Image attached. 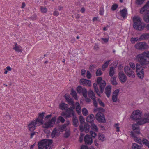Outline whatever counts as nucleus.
Here are the masks:
<instances>
[{
  "label": "nucleus",
  "mask_w": 149,
  "mask_h": 149,
  "mask_svg": "<svg viewBox=\"0 0 149 149\" xmlns=\"http://www.w3.org/2000/svg\"><path fill=\"white\" fill-rule=\"evenodd\" d=\"M111 89V86L109 85L107 86L105 88V93L108 98H109L110 97Z\"/></svg>",
  "instance_id": "18"
},
{
  "label": "nucleus",
  "mask_w": 149,
  "mask_h": 149,
  "mask_svg": "<svg viewBox=\"0 0 149 149\" xmlns=\"http://www.w3.org/2000/svg\"><path fill=\"white\" fill-rule=\"evenodd\" d=\"M79 120L81 124H82L84 122V119L82 116H80L79 117Z\"/></svg>",
  "instance_id": "53"
},
{
  "label": "nucleus",
  "mask_w": 149,
  "mask_h": 149,
  "mask_svg": "<svg viewBox=\"0 0 149 149\" xmlns=\"http://www.w3.org/2000/svg\"><path fill=\"white\" fill-rule=\"evenodd\" d=\"M52 140L45 139L39 142L38 146L39 149H50L51 145L52 143Z\"/></svg>",
  "instance_id": "5"
},
{
  "label": "nucleus",
  "mask_w": 149,
  "mask_h": 149,
  "mask_svg": "<svg viewBox=\"0 0 149 149\" xmlns=\"http://www.w3.org/2000/svg\"><path fill=\"white\" fill-rule=\"evenodd\" d=\"M120 15L123 18L126 17L127 13V10L126 9H124L122 10H120Z\"/></svg>",
  "instance_id": "23"
},
{
  "label": "nucleus",
  "mask_w": 149,
  "mask_h": 149,
  "mask_svg": "<svg viewBox=\"0 0 149 149\" xmlns=\"http://www.w3.org/2000/svg\"><path fill=\"white\" fill-rule=\"evenodd\" d=\"M104 13V10L103 8H101L100 9L99 11V14L101 15H102Z\"/></svg>",
  "instance_id": "54"
},
{
  "label": "nucleus",
  "mask_w": 149,
  "mask_h": 149,
  "mask_svg": "<svg viewBox=\"0 0 149 149\" xmlns=\"http://www.w3.org/2000/svg\"><path fill=\"white\" fill-rule=\"evenodd\" d=\"M72 120L73 125L75 127H77L79 125L78 121L77 118L75 115L73 117Z\"/></svg>",
  "instance_id": "26"
},
{
  "label": "nucleus",
  "mask_w": 149,
  "mask_h": 149,
  "mask_svg": "<svg viewBox=\"0 0 149 149\" xmlns=\"http://www.w3.org/2000/svg\"><path fill=\"white\" fill-rule=\"evenodd\" d=\"M66 100L69 104L73 105L74 103V101L71 98H68Z\"/></svg>",
  "instance_id": "46"
},
{
  "label": "nucleus",
  "mask_w": 149,
  "mask_h": 149,
  "mask_svg": "<svg viewBox=\"0 0 149 149\" xmlns=\"http://www.w3.org/2000/svg\"><path fill=\"white\" fill-rule=\"evenodd\" d=\"M85 143L88 145L91 144L93 142V140L91 135H86L84 139Z\"/></svg>",
  "instance_id": "14"
},
{
  "label": "nucleus",
  "mask_w": 149,
  "mask_h": 149,
  "mask_svg": "<svg viewBox=\"0 0 149 149\" xmlns=\"http://www.w3.org/2000/svg\"><path fill=\"white\" fill-rule=\"evenodd\" d=\"M93 86L94 88V89L95 90V91L96 92L97 94L99 96H100V92L99 91V89L98 88L97 86V84H96L94 83L93 84Z\"/></svg>",
  "instance_id": "34"
},
{
  "label": "nucleus",
  "mask_w": 149,
  "mask_h": 149,
  "mask_svg": "<svg viewBox=\"0 0 149 149\" xmlns=\"http://www.w3.org/2000/svg\"><path fill=\"white\" fill-rule=\"evenodd\" d=\"M70 132L69 131H66L64 135V137L65 138H67L70 135Z\"/></svg>",
  "instance_id": "48"
},
{
  "label": "nucleus",
  "mask_w": 149,
  "mask_h": 149,
  "mask_svg": "<svg viewBox=\"0 0 149 149\" xmlns=\"http://www.w3.org/2000/svg\"><path fill=\"white\" fill-rule=\"evenodd\" d=\"M118 5L116 4L113 5L111 8V9L113 10H115L117 8Z\"/></svg>",
  "instance_id": "50"
},
{
  "label": "nucleus",
  "mask_w": 149,
  "mask_h": 149,
  "mask_svg": "<svg viewBox=\"0 0 149 149\" xmlns=\"http://www.w3.org/2000/svg\"><path fill=\"white\" fill-rule=\"evenodd\" d=\"M143 143L145 144L146 146H148L149 148V141L146 139H143Z\"/></svg>",
  "instance_id": "41"
},
{
  "label": "nucleus",
  "mask_w": 149,
  "mask_h": 149,
  "mask_svg": "<svg viewBox=\"0 0 149 149\" xmlns=\"http://www.w3.org/2000/svg\"><path fill=\"white\" fill-rule=\"evenodd\" d=\"M40 9L41 12L44 13H46L47 10V9L46 8L42 6H41Z\"/></svg>",
  "instance_id": "45"
},
{
  "label": "nucleus",
  "mask_w": 149,
  "mask_h": 149,
  "mask_svg": "<svg viewBox=\"0 0 149 149\" xmlns=\"http://www.w3.org/2000/svg\"><path fill=\"white\" fill-rule=\"evenodd\" d=\"M76 111L79 114L81 113V108L78 102H76L75 104Z\"/></svg>",
  "instance_id": "25"
},
{
  "label": "nucleus",
  "mask_w": 149,
  "mask_h": 149,
  "mask_svg": "<svg viewBox=\"0 0 149 149\" xmlns=\"http://www.w3.org/2000/svg\"><path fill=\"white\" fill-rule=\"evenodd\" d=\"M130 68H132V69L135 70V64L133 63H130L129 64Z\"/></svg>",
  "instance_id": "51"
},
{
  "label": "nucleus",
  "mask_w": 149,
  "mask_h": 149,
  "mask_svg": "<svg viewBox=\"0 0 149 149\" xmlns=\"http://www.w3.org/2000/svg\"><path fill=\"white\" fill-rule=\"evenodd\" d=\"M101 39L105 43L107 42L109 40L108 38H101Z\"/></svg>",
  "instance_id": "61"
},
{
  "label": "nucleus",
  "mask_w": 149,
  "mask_h": 149,
  "mask_svg": "<svg viewBox=\"0 0 149 149\" xmlns=\"http://www.w3.org/2000/svg\"><path fill=\"white\" fill-rule=\"evenodd\" d=\"M99 88L100 93H103L104 88L106 86V83L105 81H103L102 82L99 84Z\"/></svg>",
  "instance_id": "20"
},
{
  "label": "nucleus",
  "mask_w": 149,
  "mask_h": 149,
  "mask_svg": "<svg viewBox=\"0 0 149 149\" xmlns=\"http://www.w3.org/2000/svg\"><path fill=\"white\" fill-rule=\"evenodd\" d=\"M98 139L102 141L105 140V138L104 136L102 134H99L98 135Z\"/></svg>",
  "instance_id": "43"
},
{
  "label": "nucleus",
  "mask_w": 149,
  "mask_h": 149,
  "mask_svg": "<svg viewBox=\"0 0 149 149\" xmlns=\"http://www.w3.org/2000/svg\"><path fill=\"white\" fill-rule=\"evenodd\" d=\"M60 132L56 128H55L53 130L51 134V136L52 138H54L59 135Z\"/></svg>",
  "instance_id": "17"
},
{
  "label": "nucleus",
  "mask_w": 149,
  "mask_h": 149,
  "mask_svg": "<svg viewBox=\"0 0 149 149\" xmlns=\"http://www.w3.org/2000/svg\"><path fill=\"white\" fill-rule=\"evenodd\" d=\"M132 149H141V147L140 146H139L137 144L134 143L132 146Z\"/></svg>",
  "instance_id": "37"
},
{
  "label": "nucleus",
  "mask_w": 149,
  "mask_h": 149,
  "mask_svg": "<svg viewBox=\"0 0 149 149\" xmlns=\"http://www.w3.org/2000/svg\"><path fill=\"white\" fill-rule=\"evenodd\" d=\"M52 117V114H51L49 115H47L45 117L44 119L46 121L48 119Z\"/></svg>",
  "instance_id": "60"
},
{
  "label": "nucleus",
  "mask_w": 149,
  "mask_h": 149,
  "mask_svg": "<svg viewBox=\"0 0 149 149\" xmlns=\"http://www.w3.org/2000/svg\"><path fill=\"white\" fill-rule=\"evenodd\" d=\"M86 77L88 79H90L91 76V74L90 72L88 71H87L86 73Z\"/></svg>",
  "instance_id": "55"
},
{
  "label": "nucleus",
  "mask_w": 149,
  "mask_h": 149,
  "mask_svg": "<svg viewBox=\"0 0 149 149\" xmlns=\"http://www.w3.org/2000/svg\"><path fill=\"white\" fill-rule=\"evenodd\" d=\"M82 113L83 115L86 116L88 114V111L87 109L85 108L82 109Z\"/></svg>",
  "instance_id": "42"
},
{
  "label": "nucleus",
  "mask_w": 149,
  "mask_h": 149,
  "mask_svg": "<svg viewBox=\"0 0 149 149\" xmlns=\"http://www.w3.org/2000/svg\"><path fill=\"white\" fill-rule=\"evenodd\" d=\"M136 59L142 66L145 67L149 63V51H145L137 55Z\"/></svg>",
  "instance_id": "2"
},
{
  "label": "nucleus",
  "mask_w": 149,
  "mask_h": 149,
  "mask_svg": "<svg viewBox=\"0 0 149 149\" xmlns=\"http://www.w3.org/2000/svg\"><path fill=\"white\" fill-rule=\"evenodd\" d=\"M68 105L64 103H62L60 104V108L62 110L65 109H67Z\"/></svg>",
  "instance_id": "33"
},
{
  "label": "nucleus",
  "mask_w": 149,
  "mask_h": 149,
  "mask_svg": "<svg viewBox=\"0 0 149 149\" xmlns=\"http://www.w3.org/2000/svg\"><path fill=\"white\" fill-rule=\"evenodd\" d=\"M58 119L62 123H64L65 121V120L63 118V117L60 116L58 118Z\"/></svg>",
  "instance_id": "52"
},
{
  "label": "nucleus",
  "mask_w": 149,
  "mask_h": 149,
  "mask_svg": "<svg viewBox=\"0 0 149 149\" xmlns=\"http://www.w3.org/2000/svg\"><path fill=\"white\" fill-rule=\"evenodd\" d=\"M86 72V71L85 70L83 69L81 70V74L82 76H84L85 74V73Z\"/></svg>",
  "instance_id": "63"
},
{
  "label": "nucleus",
  "mask_w": 149,
  "mask_h": 149,
  "mask_svg": "<svg viewBox=\"0 0 149 149\" xmlns=\"http://www.w3.org/2000/svg\"><path fill=\"white\" fill-rule=\"evenodd\" d=\"M80 130L81 132H83L84 131V128L82 124H81L79 126Z\"/></svg>",
  "instance_id": "62"
},
{
  "label": "nucleus",
  "mask_w": 149,
  "mask_h": 149,
  "mask_svg": "<svg viewBox=\"0 0 149 149\" xmlns=\"http://www.w3.org/2000/svg\"><path fill=\"white\" fill-rule=\"evenodd\" d=\"M98 101L99 104L102 107L104 106V103L102 102V101L100 99H98Z\"/></svg>",
  "instance_id": "56"
},
{
  "label": "nucleus",
  "mask_w": 149,
  "mask_h": 149,
  "mask_svg": "<svg viewBox=\"0 0 149 149\" xmlns=\"http://www.w3.org/2000/svg\"><path fill=\"white\" fill-rule=\"evenodd\" d=\"M143 19L146 22H149V11L143 17Z\"/></svg>",
  "instance_id": "29"
},
{
  "label": "nucleus",
  "mask_w": 149,
  "mask_h": 149,
  "mask_svg": "<svg viewBox=\"0 0 149 149\" xmlns=\"http://www.w3.org/2000/svg\"><path fill=\"white\" fill-rule=\"evenodd\" d=\"M95 118L97 121L101 123H105L106 120L104 114L100 112H98L96 114Z\"/></svg>",
  "instance_id": "8"
},
{
  "label": "nucleus",
  "mask_w": 149,
  "mask_h": 149,
  "mask_svg": "<svg viewBox=\"0 0 149 149\" xmlns=\"http://www.w3.org/2000/svg\"><path fill=\"white\" fill-rule=\"evenodd\" d=\"M94 119V116L93 114L90 115L86 118V121L88 122L91 123L93 121Z\"/></svg>",
  "instance_id": "24"
},
{
  "label": "nucleus",
  "mask_w": 149,
  "mask_h": 149,
  "mask_svg": "<svg viewBox=\"0 0 149 149\" xmlns=\"http://www.w3.org/2000/svg\"><path fill=\"white\" fill-rule=\"evenodd\" d=\"M119 92V90L118 89L116 90L113 92L112 97V99L113 101L116 102L117 100V97Z\"/></svg>",
  "instance_id": "16"
},
{
  "label": "nucleus",
  "mask_w": 149,
  "mask_h": 149,
  "mask_svg": "<svg viewBox=\"0 0 149 149\" xmlns=\"http://www.w3.org/2000/svg\"><path fill=\"white\" fill-rule=\"evenodd\" d=\"M149 122V114H145L144 117L142 118L139 121L137 122V124H134L132 125V128L134 132L137 134L139 133V125H141Z\"/></svg>",
  "instance_id": "3"
},
{
  "label": "nucleus",
  "mask_w": 149,
  "mask_h": 149,
  "mask_svg": "<svg viewBox=\"0 0 149 149\" xmlns=\"http://www.w3.org/2000/svg\"><path fill=\"white\" fill-rule=\"evenodd\" d=\"M81 149H88V148L87 146L84 145L81 146Z\"/></svg>",
  "instance_id": "64"
},
{
  "label": "nucleus",
  "mask_w": 149,
  "mask_h": 149,
  "mask_svg": "<svg viewBox=\"0 0 149 149\" xmlns=\"http://www.w3.org/2000/svg\"><path fill=\"white\" fill-rule=\"evenodd\" d=\"M149 38V34L146 33L142 35L139 38L140 41Z\"/></svg>",
  "instance_id": "22"
},
{
  "label": "nucleus",
  "mask_w": 149,
  "mask_h": 149,
  "mask_svg": "<svg viewBox=\"0 0 149 149\" xmlns=\"http://www.w3.org/2000/svg\"><path fill=\"white\" fill-rule=\"evenodd\" d=\"M141 66L142 65L139 64H136V72L140 71H143V69Z\"/></svg>",
  "instance_id": "31"
},
{
  "label": "nucleus",
  "mask_w": 149,
  "mask_h": 149,
  "mask_svg": "<svg viewBox=\"0 0 149 149\" xmlns=\"http://www.w3.org/2000/svg\"><path fill=\"white\" fill-rule=\"evenodd\" d=\"M124 70L125 73L129 77H135V74L134 72L132 70L129 66H125L124 68Z\"/></svg>",
  "instance_id": "10"
},
{
  "label": "nucleus",
  "mask_w": 149,
  "mask_h": 149,
  "mask_svg": "<svg viewBox=\"0 0 149 149\" xmlns=\"http://www.w3.org/2000/svg\"><path fill=\"white\" fill-rule=\"evenodd\" d=\"M131 118L133 120H135L139 121L140 119L141 118V114L140 111L139 110H136L134 111L132 113L131 117ZM137 124V123L136 124Z\"/></svg>",
  "instance_id": "6"
},
{
  "label": "nucleus",
  "mask_w": 149,
  "mask_h": 149,
  "mask_svg": "<svg viewBox=\"0 0 149 149\" xmlns=\"http://www.w3.org/2000/svg\"><path fill=\"white\" fill-rule=\"evenodd\" d=\"M71 94L72 96L76 100L77 99V94L76 92L73 89L71 90Z\"/></svg>",
  "instance_id": "30"
},
{
  "label": "nucleus",
  "mask_w": 149,
  "mask_h": 149,
  "mask_svg": "<svg viewBox=\"0 0 149 149\" xmlns=\"http://www.w3.org/2000/svg\"><path fill=\"white\" fill-rule=\"evenodd\" d=\"M53 15L54 16H58L59 14V12L57 11H55L53 13Z\"/></svg>",
  "instance_id": "59"
},
{
  "label": "nucleus",
  "mask_w": 149,
  "mask_h": 149,
  "mask_svg": "<svg viewBox=\"0 0 149 149\" xmlns=\"http://www.w3.org/2000/svg\"><path fill=\"white\" fill-rule=\"evenodd\" d=\"M90 134L91 135V136L95 138L96 136V134L93 131H91L90 132Z\"/></svg>",
  "instance_id": "49"
},
{
  "label": "nucleus",
  "mask_w": 149,
  "mask_h": 149,
  "mask_svg": "<svg viewBox=\"0 0 149 149\" xmlns=\"http://www.w3.org/2000/svg\"><path fill=\"white\" fill-rule=\"evenodd\" d=\"M114 68L113 66L110 68L109 71V75L110 77L113 76L114 74Z\"/></svg>",
  "instance_id": "35"
},
{
  "label": "nucleus",
  "mask_w": 149,
  "mask_h": 149,
  "mask_svg": "<svg viewBox=\"0 0 149 149\" xmlns=\"http://www.w3.org/2000/svg\"><path fill=\"white\" fill-rule=\"evenodd\" d=\"M111 61V60H108L103 65L102 67V69L103 71H104L105 70V68L108 66L109 64Z\"/></svg>",
  "instance_id": "32"
},
{
  "label": "nucleus",
  "mask_w": 149,
  "mask_h": 149,
  "mask_svg": "<svg viewBox=\"0 0 149 149\" xmlns=\"http://www.w3.org/2000/svg\"><path fill=\"white\" fill-rule=\"evenodd\" d=\"M45 114V113L43 112L39 113L38 118L29 123L28 127L30 131H33L35 130L36 126H40L41 125H43V128L47 129L51 128L53 126L56 121V117H53L51 120H49L43 124V119Z\"/></svg>",
  "instance_id": "1"
},
{
  "label": "nucleus",
  "mask_w": 149,
  "mask_h": 149,
  "mask_svg": "<svg viewBox=\"0 0 149 149\" xmlns=\"http://www.w3.org/2000/svg\"><path fill=\"white\" fill-rule=\"evenodd\" d=\"M104 81V80H102V78L101 77H98L97 80V83L98 84H99L101 83V82H102V81Z\"/></svg>",
  "instance_id": "58"
},
{
  "label": "nucleus",
  "mask_w": 149,
  "mask_h": 149,
  "mask_svg": "<svg viewBox=\"0 0 149 149\" xmlns=\"http://www.w3.org/2000/svg\"><path fill=\"white\" fill-rule=\"evenodd\" d=\"M75 112L74 110H72L70 109H67L65 112H63L61 113V115L63 116L65 118H69L73 117L74 115Z\"/></svg>",
  "instance_id": "7"
},
{
  "label": "nucleus",
  "mask_w": 149,
  "mask_h": 149,
  "mask_svg": "<svg viewBox=\"0 0 149 149\" xmlns=\"http://www.w3.org/2000/svg\"><path fill=\"white\" fill-rule=\"evenodd\" d=\"M134 22L133 26L134 29L141 31L144 28V26L142 22V19L138 16H135L133 19Z\"/></svg>",
  "instance_id": "4"
},
{
  "label": "nucleus",
  "mask_w": 149,
  "mask_h": 149,
  "mask_svg": "<svg viewBox=\"0 0 149 149\" xmlns=\"http://www.w3.org/2000/svg\"><path fill=\"white\" fill-rule=\"evenodd\" d=\"M118 77L120 81L122 83L125 82L127 79L126 76L123 72H120L119 73Z\"/></svg>",
  "instance_id": "12"
},
{
  "label": "nucleus",
  "mask_w": 149,
  "mask_h": 149,
  "mask_svg": "<svg viewBox=\"0 0 149 149\" xmlns=\"http://www.w3.org/2000/svg\"><path fill=\"white\" fill-rule=\"evenodd\" d=\"M77 91L78 93H82L84 97L87 96V90L85 88H83L82 86H79L77 88Z\"/></svg>",
  "instance_id": "11"
},
{
  "label": "nucleus",
  "mask_w": 149,
  "mask_h": 149,
  "mask_svg": "<svg viewBox=\"0 0 149 149\" xmlns=\"http://www.w3.org/2000/svg\"><path fill=\"white\" fill-rule=\"evenodd\" d=\"M90 126L87 123H85L84 125V129L86 132L88 133L89 132Z\"/></svg>",
  "instance_id": "38"
},
{
  "label": "nucleus",
  "mask_w": 149,
  "mask_h": 149,
  "mask_svg": "<svg viewBox=\"0 0 149 149\" xmlns=\"http://www.w3.org/2000/svg\"><path fill=\"white\" fill-rule=\"evenodd\" d=\"M88 96L92 99L95 98V94L91 90H89L88 91Z\"/></svg>",
  "instance_id": "27"
},
{
  "label": "nucleus",
  "mask_w": 149,
  "mask_h": 149,
  "mask_svg": "<svg viewBox=\"0 0 149 149\" xmlns=\"http://www.w3.org/2000/svg\"><path fill=\"white\" fill-rule=\"evenodd\" d=\"M102 74V72L101 71V69L99 68L98 69L96 72V76H100Z\"/></svg>",
  "instance_id": "47"
},
{
  "label": "nucleus",
  "mask_w": 149,
  "mask_h": 149,
  "mask_svg": "<svg viewBox=\"0 0 149 149\" xmlns=\"http://www.w3.org/2000/svg\"><path fill=\"white\" fill-rule=\"evenodd\" d=\"M136 73L139 78L141 79L143 78L144 75V72L143 71L136 72Z\"/></svg>",
  "instance_id": "28"
},
{
  "label": "nucleus",
  "mask_w": 149,
  "mask_h": 149,
  "mask_svg": "<svg viewBox=\"0 0 149 149\" xmlns=\"http://www.w3.org/2000/svg\"><path fill=\"white\" fill-rule=\"evenodd\" d=\"M130 135L132 137L134 138V140L135 142L140 144H141V142H143L142 141L143 139L141 140V139L136 137V135L133 131L131 132Z\"/></svg>",
  "instance_id": "15"
},
{
  "label": "nucleus",
  "mask_w": 149,
  "mask_h": 149,
  "mask_svg": "<svg viewBox=\"0 0 149 149\" xmlns=\"http://www.w3.org/2000/svg\"><path fill=\"white\" fill-rule=\"evenodd\" d=\"M116 77H112L111 79V81L112 84L114 85H116L117 83L116 81Z\"/></svg>",
  "instance_id": "36"
},
{
  "label": "nucleus",
  "mask_w": 149,
  "mask_h": 149,
  "mask_svg": "<svg viewBox=\"0 0 149 149\" xmlns=\"http://www.w3.org/2000/svg\"><path fill=\"white\" fill-rule=\"evenodd\" d=\"M149 7V6L147 5V3L146 5H145L144 6H143L140 10V13L141 14L143 13H144L145 15L147 14L148 12L149 11H148L147 10V7Z\"/></svg>",
  "instance_id": "21"
},
{
  "label": "nucleus",
  "mask_w": 149,
  "mask_h": 149,
  "mask_svg": "<svg viewBox=\"0 0 149 149\" xmlns=\"http://www.w3.org/2000/svg\"><path fill=\"white\" fill-rule=\"evenodd\" d=\"M138 41H139V38L132 37L131 38V41L133 44H134L135 42H137Z\"/></svg>",
  "instance_id": "40"
},
{
  "label": "nucleus",
  "mask_w": 149,
  "mask_h": 149,
  "mask_svg": "<svg viewBox=\"0 0 149 149\" xmlns=\"http://www.w3.org/2000/svg\"><path fill=\"white\" fill-rule=\"evenodd\" d=\"M13 49L18 53L22 52L21 47L16 43L15 44V46L13 47Z\"/></svg>",
  "instance_id": "19"
},
{
  "label": "nucleus",
  "mask_w": 149,
  "mask_h": 149,
  "mask_svg": "<svg viewBox=\"0 0 149 149\" xmlns=\"http://www.w3.org/2000/svg\"><path fill=\"white\" fill-rule=\"evenodd\" d=\"M80 83L84 86H86L90 87L91 85V82L90 80L86 79H82L80 80Z\"/></svg>",
  "instance_id": "13"
},
{
  "label": "nucleus",
  "mask_w": 149,
  "mask_h": 149,
  "mask_svg": "<svg viewBox=\"0 0 149 149\" xmlns=\"http://www.w3.org/2000/svg\"><path fill=\"white\" fill-rule=\"evenodd\" d=\"M145 0H136L135 1L136 3L138 5L142 4Z\"/></svg>",
  "instance_id": "44"
},
{
  "label": "nucleus",
  "mask_w": 149,
  "mask_h": 149,
  "mask_svg": "<svg viewBox=\"0 0 149 149\" xmlns=\"http://www.w3.org/2000/svg\"><path fill=\"white\" fill-rule=\"evenodd\" d=\"M93 100V103L95 107H97V104L96 102L95 98H94L92 99Z\"/></svg>",
  "instance_id": "57"
},
{
  "label": "nucleus",
  "mask_w": 149,
  "mask_h": 149,
  "mask_svg": "<svg viewBox=\"0 0 149 149\" xmlns=\"http://www.w3.org/2000/svg\"><path fill=\"white\" fill-rule=\"evenodd\" d=\"M135 47L139 50L147 49L148 46L146 43L144 42H141L138 43L135 45Z\"/></svg>",
  "instance_id": "9"
},
{
  "label": "nucleus",
  "mask_w": 149,
  "mask_h": 149,
  "mask_svg": "<svg viewBox=\"0 0 149 149\" xmlns=\"http://www.w3.org/2000/svg\"><path fill=\"white\" fill-rule=\"evenodd\" d=\"M91 128L93 130L96 131H98V129L96 125L94 123H92L91 125Z\"/></svg>",
  "instance_id": "39"
}]
</instances>
